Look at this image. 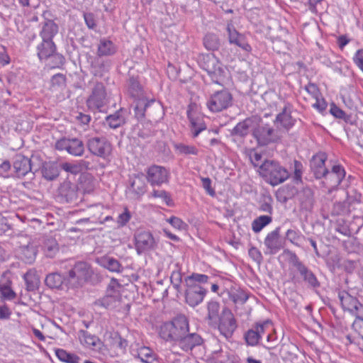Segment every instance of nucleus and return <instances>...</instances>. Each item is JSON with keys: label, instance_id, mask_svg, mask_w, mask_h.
Returning <instances> with one entry per match:
<instances>
[{"label": "nucleus", "instance_id": "f257e3e1", "mask_svg": "<svg viewBox=\"0 0 363 363\" xmlns=\"http://www.w3.org/2000/svg\"><path fill=\"white\" fill-rule=\"evenodd\" d=\"M284 253L289 256V263L295 268L296 274H294L292 278L294 283H303L313 289L320 286V282L315 274L300 260L295 252L289 250H285Z\"/></svg>", "mask_w": 363, "mask_h": 363}, {"label": "nucleus", "instance_id": "f03ea898", "mask_svg": "<svg viewBox=\"0 0 363 363\" xmlns=\"http://www.w3.org/2000/svg\"><path fill=\"white\" fill-rule=\"evenodd\" d=\"M189 330L188 318L184 315H179L172 321L163 323L159 333L163 340L177 343L182 335Z\"/></svg>", "mask_w": 363, "mask_h": 363}, {"label": "nucleus", "instance_id": "7ed1b4c3", "mask_svg": "<svg viewBox=\"0 0 363 363\" xmlns=\"http://www.w3.org/2000/svg\"><path fill=\"white\" fill-rule=\"evenodd\" d=\"M260 174L272 186L283 183L289 177L286 169L273 160H265L260 165Z\"/></svg>", "mask_w": 363, "mask_h": 363}, {"label": "nucleus", "instance_id": "20e7f679", "mask_svg": "<svg viewBox=\"0 0 363 363\" xmlns=\"http://www.w3.org/2000/svg\"><path fill=\"white\" fill-rule=\"evenodd\" d=\"M121 284L116 279H111L106 289V295L101 298L95 301L94 305L106 309L117 308L121 301Z\"/></svg>", "mask_w": 363, "mask_h": 363}, {"label": "nucleus", "instance_id": "39448f33", "mask_svg": "<svg viewBox=\"0 0 363 363\" xmlns=\"http://www.w3.org/2000/svg\"><path fill=\"white\" fill-rule=\"evenodd\" d=\"M198 63L201 68L207 72L212 81L218 84L220 77L224 74V69L218 59L213 54H200Z\"/></svg>", "mask_w": 363, "mask_h": 363}, {"label": "nucleus", "instance_id": "423d86ee", "mask_svg": "<svg viewBox=\"0 0 363 363\" xmlns=\"http://www.w3.org/2000/svg\"><path fill=\"white\" fill-rule=\"evenodd\" d=\"M233 104V96L226 89L216 91L206 102V106L212 112H220Z\"/></svg>", "mask_w": 363, "mask_h": 363}, {"label": "nucleus", "instance_id": "0eeeda50", "mask_svg": "<svg viewBox=\"0 0 363 363\" xmlns=\"http://www.w3.org/2000/svg\"><path fill=\"white\" fill-rule=\"evenodd\" d=\"M107 103V93L104 84L100 82H95L86 100L88 108L92 111H101Z\"/></svg>", "mask_w": 363, "mask_h": 363}, {"label": "nucleus", "instance_id": "6e6552de", "mask_svg": "<svg viewBox=\"0 0 363 363\" xmlns=\"http://www.w3.org/2000/svg\"><path fill=\"white\" fill-rule=\"evenodd\" d=\"M92 270L89 264L79 262L74 264L69 272V282L72 287H77L85 283L92 275Z\"/></svg>", "mask_w": 363, "mask_h": 363}, {"label": "nucleus", "instance_id": "1a4fd4ad", "mask_svg": "<svg viewBox=\"0 0 363 363\" xmlns=\"http://www.w3.org/2000/svg\"><path fill=\"white\" fill-rule=\"evenodd\" d=\"M211 327L217 328L220 334L226 338L230 337L237 328V321L231 310L224 307L221 311L218 322Z\"/></svg>", "mask_w": 363, "mask_h": 363}, {"label": "nucleus", "instance_id": "9d476101", "mask_svg": "<svg viewBox=\"0 0 363 363\" xmlns=\"http://www.w3.org/2000/svg\"><path fill=\"white\" fill-rule=\"evenodd\" d=\"M252 135L261 146L277 142L281 135L278 129L274 130L268 124L259 125L254 129Z\"/></svg>", "mask_w": 363, "mask_h": 363}, {"label": "nucleus", "instance_id": "9b49d317", "mask_svg": "<svg viewBox=\"0 0 363 363\" xmlns=\"http://www.w3.org/2000/svg\"><path fill=\"white\" fill-rule=\"evenodd\" d=\"M86 146L92 155L104 159L108 157L111 154V144L106 138H91L88 140Z\"/></svg>", "mask_w": 363, "mask_h": 363}, {"label": "nucleus", "instance_id": "f8f14e48", "mask_svg": "<svg viewBox=\"0 0 363 363\" xmlns=\"http://www.w3.org/2000/svg\"><path fill=\"white\" fill-rule=\"evenodd\" d=\"M55 147L57 150H66L69 154L76 157H80L84 152V143L77 138H62L56 141Z\"/></svg>", "mask_w": 363, "mask_h": 363}, {"label": "nucleus", "instance_id": "ddd939ff", "mask_svg": "<svg viewBox=\"0 0 363 363\" xmlns=\"http://www.w3.org/2000/svg\"><path fill=\"white\" fill-rule=\"evenodd\" d=\"M135 246L138 255L155 250L157 243L152 234L147 230H138L135 234Z\"/></svg>", "mask_w": 363, "mask_h": 363}, {"label": "nucleus", "instance_id": "4468645a", "mask_svg": "<svg viewBox=\"0 0 363 363\" xmlns=\"http://www.w3.org/2000/svg\"><path fill=\"white\" fill-rule=\"evenodd\" d=\"M185 300L191 307L199 305L206 295L207 289L200 284H185Z\"/></svg>", "mask_w": 363, "mask_h": 363}, {"label": "nucleus", "instance_id": "2eb2a0df", "mask_svg": "<svg viewBox=\"0 0 363 363\" xmlns=\"http://www.w3.org/2000/svg\"><path fill=\"white\" fill-rule=\"evenodd\" d=\"M228 42L231 45H235L242 50L250 52L252 50L250 45L246 40L245 35L239 33L231 23L226 26Z\"/></svg>", "mask_w": 363, "mask_h": 363}, {"label": "nucleus", "instance_id": "dca6fc26", "mask_svg": "<svg viewBox=\"0 0 363 363\" xmlns=\"http://www.w3.org/2000/svg\"><path fill=\"white\" fill-rule=\"evenodd\" d=\"M37 55L40 60H47L48 58L55 56L59 60L60 64H63L64 57L62 55L55 54L56 45L53 40H42L37 47Z\"/></svg>", "mask_w": 363, "mask_h": 363}, {"label": "nucleus", "instance_id": "f3484780", "mask_svg": "<svg viewBox=\"0 0 363 363\" xmlns=\"http://www.w3.org/2000/svg\"><path fill=\"white\" fill-rule=\"evenodd\" d=\"M169 172L164 167L152 165L147 170L146 179L151 185L160 186L168 182Z\"/></svg>", "mask_w": 363, "mask_h": 363}, {"label": "nucleus", "instance_id": "a211bd4d", "mask_svg": "<svg viewBox=\"0 0 363 363\" xmlns=\"http://www.w3.org/2000/svg\"><path fill=\"white\" fill-rule=\"evenodd\" d=\"M346 172L344 168L340 164L334 165L331 171L328 170L323 178L325 179V183L329 189V191L336 189L340 184Z\"/></svg>", "mask_w": 363, "mask_h": 363}, {"label": "nucleus", "instance_id": "6ab92c4d", "mask_svg": "<svg viewBox=\"0 0 363 363\" xmlns=\"http://www.w3.org/2000/svg\"><path fill=\"white\" fill-rule=\"evenodd\" d=\"M59 196L67 203L76 202L79 199V189L76 184L64 181L58 188Z\"/></svg>", "mask_w": 363, "mask_h": 363}, {"label": "nucleus", "instance_id": "aec40b11", "mask_svg": "<svg viewBox=\"0 0 363 363\" xmlns=\"http://www.w3.org/2000/svg\"><path fill=\"white\" fill-rule=\"evenodd\" d=\"M264 244L267 249L266 253L274 255L284 247V242L280 237V228L278 227L266 236Z\"/></svg>", "mask_w": 363, "mask_h": 363}, {"label": "nucleus", "instance_id": "412c9836", "mask_svg": "<svg viewBox=\"0 0 363 363\" xmlns=\"http://www.w3.org/2000/svg\"><path fill=\"white\" fill-rule=\"evenodd\" d=\"M294 122L295 120L291 116L290 108L286 105L281 112L277 116L274 124L281 133L288 131L294 125Z\"/></svg>", "mask_w": 363, "mask_h": 363}, {"label": "nucleus", "instance_id": "4be33fe9", "mask_svg": "<svg viewBox=\"0 0 363 363\" xmlns=\"http://www.w3.org/2000/svg\"><path fill=\"white\" fill-rule=\"evenodd\" d=\"M326 160L327 156L324 152H318L313 156L310 165L316 179L323 178L325 173L328 172V169L325 167Z\"/></svg>", "mask_w": 363, "mask_h": 363}, {"label": "nucleus", "instance_id": "5701e85b", "mask_svg": "<svg viewBox=\"0 0 363 363\" xmlns=\"http://www.w3.org/2000/svg\"><path fill=\"white\" fill-rule=\"evenodd\" d=\"M203 343L202 337L196 333H190L186 332L184 335L180 338L177 345L185 352L191 350L196 346L201 345Z\"/></svg>", "mask_w": 363, "mask_h": 363}, {"label": "nucleus", "instance_id": "b1692460", "mask_svg": "<svg viewBox=\"0 0 363 363\" xmlns=\"http://www.w3.org/2000/svg\"><path fill=\"white\" fill-rule=\"evenodd\" d=\"M152 107L160 109V104H155V100L147 101L145 97L135 99V104L134 106L135 117L140 120L145 116L146 113L150 115L149 111Z\"/></svg>", "mask_w": 363, "mask_h": 363}, {"label": "nucleus", "instance_id": "393cba45", "mask_svg": "<svg viewBox=\"0 0 363 363\" xmlns=\"http://www.w3.org/2000/svg\"><path fill=\"white\" fill-rule=\"evenodd\" d=\"M18 177H23L31 172V161L23 155L18 154L14 157L13 164Z\"/></svg>", "mask_w": 363, "mask_h": 363}, {"label": "nucleus", "instance_id": "a878e982", "mask_svg": "<svg viewBox=\"0 0 363 363\" xmlns=\"http://www.w3.org/2000/svg\"><path fill=\"white\" fill-rule=\"evenodd\" d=\"M129 190L134 195L135 198H139L145 194L146 184L143 173L133 174L130 177Z\"/></svg>", "mask_w": 363, "mask_h": 363}, {"label": "nucleus", "instance_id": "bb28decb", "mask_svg": "<svg viewBox=\"0 0 363 363\" xmlns=\"http://www.w3.org/2000/svg\"><path fill=\"white\" fill-rule=\"evenodd\" d=\"M118 51V47L111 40L102 38L97 44L96 56L99 57L114 55Z\"/></svg>", "mask_w": 363, "mask_h": 363}, {"label": "nucleus", "instance_id": "cd10ccee", "mask_svg": "<svg viewBox=\"0 0 363 363\" xmlns=\"http://www.w3.org/2000/svg\"><path fill=\"white\" fill-rule=\"evenodd\" d=\"M111 65V60L96 56L91 64V72L94 76L101 77L109 71Z\"/></svg>", "mask_w": 363, "mask_h": 363}, {"label": "nucleus", "instance_id": "c85d7f7f", "mask_svg": "<svg viewBox=\"0 0 363 363\" xmlns=\"http://www.w3.org/2000/svg\"><path fill=\"white\" fill-rule=\"evenodd\" d=\"M59 28L57 23L52 20L46 19L42 23V28L40 31V36L42 40H53V38L58 33Z\"/></svg>", "mask_w": 363, "mask_h": 363}, {"label": "nucleus", "instance_id": "c756f323", "mask_svg": "<svg viewBox=\"0 0 363 363\" xmlns=\"http://www.w3.org/2000/svg\"><path fill=\"white\" fill-rule=\"evenodd\" d=\"M127 111L121 108L113 114H110L106 117V122L108 125L113 129H116L126 123Z\"/></svg>", "mask_w": 363, "mask_h": 363}, {"label": "nucleus", "instance_id": "7c9ffc66", "mask_svg": "<svg viewBox=\"0 0 363 363\" xmlns=\"http://www.w3.org/2000/svg\"><path fill=\"white\" fill-rule=\"evenodd\" d=\"M37 252L36 247L33 244L28 243L19 247L18 255L25 263L32 264L35 260Z\"/></svg>", "mask_w": 363, "mask_h": 363}, {"label": "nucleus", "instance_id": "2f4dec72", "mask_svg": "<svg viewBox=\"0 0 363 363\" xmlns=\"http://www.w3.org/2000/svg\"><path fill=\"white\" fill-rule=\"evenodd\" d=\"M135 357L143 363H160V359L157 354L148 347H139Z\"/></svg>", "mask_w": 363, "mask_h": 363}, {"label": "nucleus", "instance_id": "473e14b6", "mask_svg": "<svg viewBox=\"0 0 363 363\" xmlns=\"http://www.w3.org/2000/svg\"><path fill=\"white\" fill-rule=\"evenodd\" d=\"M298 201L301 206L306 211H311L314 204V194L313 191L308 188H303L298 194Z\"/></svg>", "mask_w": 363, "mask_h": 363}, {"label": "nucleus", "instance_id": "72a5a7b5", "mask_svg": "<svg viewBox=\"0 0 363 363\" xmlns=\"http://www.w3.org/2000/svg\"><path fill=\"white\" fill-rule=\"evenodd\" d=\"M42 249L46 257L52 258L59 252V245L55 238L46 235L43 239Z\"/></svg>", "mask_w": 363, "mask_h": 363}, {"label": "nucleus", "instance_id": "f704fd0d", "mask_svg": "<svg viewBox=\"0 0 363 363\" xmlns=\"http://www.w3.org/2000/svg\"><path fill=\"white\" fill-rule=\"evenodd\" d=\"M45 283L50 289H60L62 285H70L69 278H65L62 275L57 272H54L47 275Z\"/></svg>", "mask_w": 363, "mask_h": 363}, {"label": "nucleus", "instance_id": "c9c22d12", "mask_svg": "<svg viewBox=\"0 0 363 363\" xmlns=\"http://www.w3.org/2000/svg\"><path fill=\"white\" fill-rule=\"evenodd\" d=\"M207 311L208 313L206 318L208 320V325L212 326L213 324H217L220 315V314H219V303L215 301H209L207 304Z\"/></svg>", "mask_w": 363, "mask_h": 363}, {"label": "nucleus", "instance_id": "e433bc0d", "mask_svg": "<svg viewBox=\"0 0 363 363\" xmlns=\"http://www.w3.org/2000/svg\"><path fill=\"white\" fill-rule=\"evenodd\" d=\"M354 334L347 335V339L350 343L356 342L357 337L363 340V318L357 315L352 325Z\"/></svg>", "mask_w": 363, "mask_h": 363}, {"label": "nucleus", "instance_id": "4c0bfd02", "mask_svg": "<svg viewBox=\"0 0 363 363\" xmlns=\"http://www.w3.org/2000/svg\"><path fill=\"white\" fill-rule=\"evenodd\" d=\"M252 124V120L247 118L238 123L232 130L231 135L240 138L245 137L249 133V128Z\"/></svg>", "mask_w": 363, "mask_h": 363}, {"label": "nucleus", "instance_id": "58836bf2", "mask_svg": "<svg viewBox=\"0 0 363 363\" xmlns=\"http://www.w3.org/2000/svg\"><path fill=\"white\" fill-rule=\"evenodd\" d=\"M339 298L344 309L352 311L353 309L358 310V305L362 307L356 298L349 295L347 293L339 294Z\"/></svg>", "mask_w": 363, "mask_h": 363}, {"label": "nucleus", "instance_id": "ea45409f", "mask_svg": "<svg viewBox=\"0 0 363 363\" xmlns=\"http://www.w3.org/2000/svg\"><path fill=\"white\" fill-rule=\"evenodd\" d=\"M24 280L26 284V289L29 291H33L38 288L40 283L39 279L35 272L29 270L24 274Z\"/></svg>", "mask_w": 363, "mask_h": 363}, {"label": "nucleus", "instance_id": "a19ab883", "mask_svg": "<svg viewBox=\"0 0 363 363\" xmlns=\"http://www.w3.org/2000/svg\"><path fill=\"white\" fill-rule=\"evenodd\" d=\"M55 354L60 361L66 363H79L81 360L77 354L68 352L63 349H57Z\"/></svg>", "mask_w": 363, "mask_h": 363}, {"label": "nucleus", "instance_id": "79ce46f5", "mask_svg": "<svg viewBox=\"0 0 363 363\" xmlns=\"http://www.w3.org/2000/svg\"><path fill=\"white\" fill-rule=\"evenodd\" d=\"M128 92L135 99L144 97L143 89L139 82L135 77H130L128 81Z\"/></svg>", "mask_w": 363, "mask_h": 363}, {"label": "nucleus", "instance_id": "37998d69", "mask_svg": "<svg viewBox=\"0 0 363 363\" xmlns=\"http://www.w3.org/2000/svg\"><path fill=\"white\" fill-rule=\"evenodd\" d=\"M41 172L43 178L48 181L55 180L60 175L58 167L51 164H45Z\"/></svg>", "mask_w": 363, "mask_h": 363}, {"label": "nucleus", "instance_id": "c03bdc74", "mask_svg": "<svg viewBox=\"0 0 363 363\" xmlns=\"http://www.w3.org/2000/svg\"><path fill=\"white\" fill-rule=\"evenodd\" d=\"M229 297L235 304H244L248 299L247 294L240 289H232L229 292Z\"/></svg>", "mask_w": 363, "mask_h": 363}, {"label": "nucleus", "instance_id": "a18cd8bd", "mask_svg": "<svg viewBox=\"0 0 363 363\" xmlns=\"http://www.w3.org/2000/svg\"><path fill=\"white\" fill-rule=\"evenodd\" d=\"M203 45L208 50H216L220 46V39L214 33H208L203 38Z\"/></svg>", "mask_w": 363, "mask_h": 363}, {"label": "nucleus", "instance_id": "49530a36", "mask_svg": "<svg viewBox=\"0 0 363 363\" xmlns=\"http://www.w3.org/2000/svg\"><path fill=\"white\" fill-rule=\"evenodd\" d=\"M272 221V218L271 216H260L252 221V229L255 233H259Z\"/></svg>", "mask_w": 363, "mask_h": 363}, {"label": "nucleus", "instance_id": "de8ad7c7", "mask_svg": "<svg viewBox=\"0 0 363 363\" xmlns=\"http://www.w3.org/2000/svg\"><path fill=\"white\" fill-rule=\"evenodd\" d=\"M102 265L113 272H121L123 267L121 263L113 257H104L102 259Z\"/></svg>", "mask_w": 363, "mask_h": 363}, {"label": "nucleus", "instance_id": "09e8293b", "mask_svg": "<svg viewBox=\"0 0 363 363\" xmlns=\"http://www.w3.org/2000/svg\"><path fill=\"white\" fill-rule=\"evenodd\" d=\"M187 116L191 123L192 135L196 138L201 131L206 129V125L202 121H198L193 118L189 111H187Z\"/></svg>", "mask_w": 363, "mask_h": 363}, {"label": "nucleus", "instance_id": "8fccbe9b", "mask_svg": "<svg viewBox=\"0 0 363 363\" xmlns=\"http://www.w3.org/2000/svg\"><path fill=\"white\" fill-rule=\"evenodd\" d=\"M176 269L172 272L170 280L173 287L177 291V292H182L181 284L182 281V274L179 269V266L177 264L175 265Z\"/></svg>", "mask_w": 363, "mask_h": 363}, {"label": "nucleus", "instance_id": "3c124183", "mask_svg": "<svg viewBox=\"0 0 363 363\" xmlns=\"http://www.w3.org/2000/svg\"><path fill=\"white\" fill-rule=\"evenodd\" d=\"M245 340L247 345L256 346L258 345L260 337L256 332L254 326L249 329L244 335Z\"/></svg>", "mask_w": 363, "mask_h": 363}, {"label": "nucleus", "instance_id": "603ef678", "mask_svg": "<svg viewBox=\"0 0 363 363\" xmlns=\"http://www.w3.org/2000/svg\"><path fill=\"white\" fill-rule=\"evenodd\" d=\"M209 277L206 274L193 273L184 279L185 284H200L206 283Z\"/></svg>", "mask_w": 363, "mask_h": 363}, {"label": "nucleus", "instance_id": "864d4df0", "mask_svg": "<svg viewBox=\"0 0 363 363\" xmlns=\"http://www.w3.org/2000/svg\"><path fill=\"white\" fill-rule=\"evenodd\" d=\"M293 194L287 186L279 188L275 194L277 200L281 203H286L292 196Z\"/></svg>", "mask_w": 363, "mask_h": 363}, {"label": "nucleus", "instance_id": "5fc2aeb1", "mask_svg": "<svg viewBox=\"0 0 363 363\" xmlns=\"http://www.w3.org/2000/svg\"><path fill=\"white\" fill-rule=\"evenodd\" d=\"M111 337L112 339L111 346L114 348L119 349L121 350H124L127 345V341L122 338L118 333H114L111 335Z\"/></svg>", "mask_w": 363, "mask_h": 363}, {"label": "nucleus", "instance_id": "6e6d98bb", "mask_svg": "<svg viewBox=\"0 0 363 363\" xmlns=\"http://www.w3.org/2000/svg\"><path fill=\"white\" fill-rule=\"evenodd\" d=\"M152 197L160 198L168 206L173 205V201L171 199L169 194L164 190H153L151 194Z\"/></svg>", "mask_w": 363, "mask_h": 363}, {"label": "nucleus", "instance_id": "4d7b16f0", "mask_svg": "<svg viewBox=\"0 0 363 363\" xmlns=\"http://www.w3.org/2000/svg\"><path fill=\"white\" fill-rule=\"evenodd\" d=\"M176 149L180 154L183 155H194L198 154V150L193 145H186L184 144H178L176 145Z\"/></svg>", "mask_w": 363, "mask_h": 363}, {"label": "nucleus", "instance_id": "13d9d810", "mask_svg": "<svg viewBox=\"0 0 363 363\" xmlns=\"http://www.w3.org/2000/svg\"><path fill=\"white\" fill-rule=\"evenodd\" d=\"M253 326L261 339L262 335L266 333L269 328L272 327V322L269 320H266L263 323H257Z\"/></svg>", "mask_w": 363, "mask_h": 363}, {"label": "nucleus", "instance_id": "bf43d9fd", "mask_svg": "<svg viewBox=\"0 0 363 363\" xmlns=\"http://www.w3.org/2000/svg\"><path fill=\"white\" fill-rule=\"evenodd\" d=\"M51 84L53 88H62L66 85V77L62 74H57L52 76L51 79Z\"/></svg>", "mask_w": 363, "mask_h": 363}, {"label": "nucleus", "instance_id": "052dcab7", "mask_svg": "<svg viewBox=\"0 0 363 363\" xmlns=\"http://www.w3.org/2000/svg\"><path fill=\"white\" fill-rule=\"evenodd\" d=\"M302 237L301 233L298 230L289 229L286 233V239L292 244L299 246L297 241Z\"/></svg>", "mask_w": 363, "mask_h": 363}, {"label": "nucleus", "instance_id": "680f3d73", "mask_svg": "<svg viewBox=\"0 0 363 363\" xmlns=\"http://www.w3.org/2000/svg\"><path fill=\"white\" fill-rule=\"evenodd\" d=\"M59 167L63 171L76 175L78 174L77 167L75 162H62L59 164Z\"/></svg>", "mask_w": 363, "mask_h": 363}, {"label": "nucleus", "instance_id": "e2e57ef3", "mask_svg": "<svg viewBox=\"0 0 363 363\" xmlns=\"http://www.w3.org/2000/svg\"><path fill=\"white\" fill-rule=\"evenodd\" d=\"M168 222L178 230H185L187 227V225L181 218L176 216L169 218Z\"/></svg>", "mask_w": 363, "mask_h": 363}, {"label": "nucleus", "instance_id": "0e129e2a", "mask_svg": "<svg viewBox=\"0 0 363 363\" xmlns=\"http://www.w3.org/2000/svg\"><path fill=\"white\" fill-rule=\"evenodd\" d=\"M1 298L5 300H13L16 298V293L11 289V287L6 289V287H1L0 290Z\"/></svg>", "mask_w": 363, "mask_h": 363}, {"label": "nucleus", "instance_id": "69168bd1", "mask_svg": "<svg viewBox=\"0 0 363 363\" xmlns=\"http://www.w3.org/2000/svg\"><path fill=\"white\" fill-rule=\"evenodd\" d=\"M346 211V205L343 202H335L331 210V213L334 216H339Z\"/></svg>", "mask_w": 363, "mask_h": 363}, {"label": "nucleus", "instance_id": "338daca9", "mask_svg": "<svg viewBox=\"0 0 363 363\" xmlns=\"http://www.w3.org/2000/svg\"><path fill=\"white\" fill-rule=\"evenodd\" d=\"M131 218L130 213L128 210V208H125V211L123 213H121L118 217V223L119 226H124L130 220Z\"/></svg>", "mask_w": 363, "mask_h": 363}, {"label": "nucleus", "instance_id": "774afa93", "mask_svg": "<svg viewBox=\"0 0 363 363\" xmlns=\"http://www.w3.org/2000/svg\"><path fill=\"white\" fill-rule=\"evenodd\" d=\"M249 256L257 263L260 264L262 261V255L260 251L255 247H252L248 251Z\"/></svg>", "mask_w": 363, "mask_h": 363}]
</instances>
